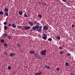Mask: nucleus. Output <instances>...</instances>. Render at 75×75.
<instances>
[{"instance_id":"f257e3e1","label":"nucleus","mask_w":75,"mask_h":75,"mask_svg":"<svg viewBox=\"0 0 75 75\" xmlns=\"http://www.w3.org/2000/svg\"><path fill=\"white\" fill-rule=\"evenodd\" d=\"M37 30V31H38L39 33H40L41 32V29H42V27L41 26H38V25Z\"/></svg>"},{"instance_id":"f03ea898","label":"nucleus","mask_w":75,"mask_h":75,"mask_svg":"<svg viewBox=\"0 0 75 75\" xmlns=\"http://www.w3.org/2000/svg\"><path fill=\"white\" fill-rule=\"evenodd\" d=\"M47 35L43 33L42 35V39H44L45 40H46L47 39Z\"/></svg>"},{"instance_id":"7ed1b4c3","label":"nucleus","mask_w":75,"mask_h":75,"mask_svg":"<svg viewBox=\"0 0 75 75\" xmlns=\"http://www.w3.org/2000/svg\"><path fill=\"white\" fill-rule=\"evenodd\" d=\"M46 52H47V51L46 50H42L41 52V55H46Z\"/></svg>"},{"instance_id":"20e7f679","label":"nucleus","mask_w":75,"mask_h":75,"mask_svg":"<svg viewBox=\"0 0 75 75\" xmlns=\"http://www.w3.org/2000/svg\"><path fill=\"white\" fill-rule=\"evenodd\" d=\"M37 58L38 59H41V57L38 54H37V55L36 56Z\"/></svg>"},{"instance_id":"39448f33","label":"nucleus","mask_w":75,"mask_h":75,"mask_svg":"<svg viewBox=\"0 0 75 75\" xmlns=\"http://www.w3.org/2000/svg\"><path fill=\"white\" fill-rule=\"evenodd\" d=\"M45 68L47 69H48L49 70L51 68L50 67V66H49L48 65H46V64H45Z\"/></svg>"},{"instance_id":"423d86ee","label":"nucleus","mask_w":75,"mask_h":75,"mask_svg":"<svg viewBox=\"0 0 75 75\" xmlns=\"http://www.w3.org/2000/svg\"><path fill=\"white\" fill-rule=\"evenodd\" d=\"M38 26V25H36L35 26H33L32 28L33 30H35L36 29L37 30L38 28H37Z\"/></svg>"},{"instance_id":"0eeeda50","label":"nucleus","mask_w":75,"mask_h":75,"mask_svg":"<svg viewBox=\"0 0 75 75\" xmlns=\"http://www.w3.org/2000/svg\"><path fill=\"white\" fill-rule=\"evenodd\" d=\"M31 29V27L29 26H25V29L26 30H29V29Z\"/></svg>"},{"instance_id":"6e6552de","label":"nucleus","mask_w":75,"mask_h":75,"mask_svg":"<svg viewBox=\"0 0 75 75\" xmlns=\"http://www.w3.org/2000/svg\"><path fill=\"white\" fill-rule=\"evenodd\" d=\"M43 29L47 30H48V27L47 26H43Z\"/></svg>"},{"instance_id":"1a4fd4ad","label":"nucleus","mask_w":75,"mask_h":75,"mask_svg":"<svg viewBox=\"0 0 75 75\" xmlns=\"http://www.w3.org/2000/svg\"><path fill=\"white\" fill-rule=\"evenodd\" d=\"M9 55L10 57H12L13 56H14V55H15V53H11Z\"/></svg>"},{"instance_id":"9d476101","label":"nucleus","mask_w":75,"mask_h":75,"mask_svg":"<svg viewBox=\"0 0 75 75\" xmlns=\"http://www.w3.org/2000/svg\"><path fill=\"white\" fill-rule=\"evenodd\" d=\"M4 28L5 30H8V27L6 26H5L4 27Z\"/></svg>"},{"instance_id":"9b49d317","label":"nucleus","mask_w":75,"mask_h":75,"mask_svg":"<svg viewBox=\"0 0 75 75\" xmlns=\"http://www.w3.org/2000/svg\"><path fill=\"white\" fill-rule=\"evenodd\" d=\"M30 52L31 54H35V52L33 51H30Z\"/></svg>"},{"instance_id":"f8f14e48","label":"nucleus","mask_w":75,"mask_h":75,"mask_svg":"<svg viewBox=\"0 0 75 75\" xmlns=\"http://www.w3.org/2000/svg\"><path fill=\"white\" fill-rule=\"evenodd\" d=\"M65 65L66 67H68L69 66V64H68V63L67 62L65 63Z\"/></svg>"},{"instance_id":"ddd939ff","label":"nucleus","mask_w":75,"mask_h":75,"mask_svg":"<svg viewBox=\"0 0 75 75\" xmlns=\"http://www.w3.org/2000/svg\"><path fill=\"white\" fill-rule=\"evenodd\" d=\"M4 14H5V15H6V16H8V13L4 12Z\"/></svg>"},{"instance_id":"4468645a","label":"nucleus","mask_w":75,"mask_h":75,"mask_svg":"<svg viewBox=\"0 0 75 75\" xmlns=\"http://www.w3.org/2000/svg\"><path fill=\"white\" fill-rule=\"evenodd\" d=\"M4 54H5V55H6V56H7V55H8V54H7V52H6V51H4Z\"/></svg>"},{"instance_id":"2eb2a0df","label":"nucleus","mask_w":75,"mask_h":75,"mask_svg":"<svg viewBox=\"0 0 75 75\" xmlns=\"http://www.w3.org/2000/svg\"><path fill=\"white\" fill-rule=\"evenodd\" d=\"M34 22L35 23V24H37V25H39V24H38V22H37V21H34Z\"/></svg>"},{"instance_id":"dca6fc26","label":"nucleus","mask_w":75,"mask_h":75,"mask_svg":"<svg viewBox=\"0 0 75 75\" xmlns=\"http://www.w3.org/2000/svg\"><path fill=\"white\" fill-rule=\"evenodd\" d=\"M13 28H15L16 27V25H15V24H12V27Z\"/></svg>"},{"instance_id":"f3484780","label":"nucleus","mask_w":75,"mask_h":75,"mask_svg":"<svg viewBox=\"0 0 75 75\" xmlns=\"http://www.w3.org/2000/svg\"><path fill=\"white\" fill-rule=\"evenodd\" d=\"M0 41L2 43H4L5 41L3 39L1 40Z\"/></svg>"},{"instance_id":"a211bd4d","label":"nucleus","mask_w":75,"mask_h":75,"mask_svg":"<svg viewBox=\"0 0 75 75\" xmlns=\"http://www.w3.org/2000/svg\"><path fill=\"white\" fill-rule=\"evenodd\" d=\"M67 56L68 57H71V54H70L69 53H67Z\"/></svg>"},{"instance_id":"6ab92c4d","label":"nucleus","mask_w":75,"mask_h":75,"mask_svg":"<svg viewBox=\"0 0 75 75\" xmlns=\"http://www.w3.org/2000/svg\"><path fill=\"white\" fill-rule=\"evenodd\" d=\"M4 46H5V47H8V45H7V43H4Z\"/></svg>"},{"instance_id":"aec40b11","label":"nucleus","mask_w":75,"mask_h":75,"mask_svg":"<svg viewBox=\"0 0 75 75\" xmlns=\"http://www.w3.org/2000/svg\"><path fill=\"white\" fill-rule=\"evenodd\" d=\"M29 23L30 24V25H31V26H33V23H32V22H29Z\"/></svg>"},{"instance_id":"412c9836","label":"nucleus","mask_w":75,"mask_h":75,"mask_svg":"<svg viewBox=\"0 0 75 75\" xmlns=\"http://www.w3.org/2000/svg\"><path fill=\"white\" fill-rule=\"evenodd\" d=\"M52 38H49L48 39V40H47V41H52Z\"/></svg>"},{"instance_id":"4be33fe9","label":"nucleus","mask_w":75,"mask_h":75,"mask_svg":"<svg viewBox=\"0 0 75 75\" xmlns=\"http://www.w3.org/2000/svg\"><path fill=\"white\" fill-rule=\"evenodd\" d=\"M8 38L9 39H11V38H12L11 37V36L10 35H8L7 36Z\"/></svg>"},{"instance_id":"5701e85b","label":"nucleus","mask_w":75,"mask_h":75,"mask_svg":"<svg viewBox=\"0 0 75 75\" xmlns=\"http://www.w3.org/2000/svg\"><path fill=\"white\" fill-rule=\"evenodd\" d=\"M4 37H7V36L8 35L7 33H4Z\"/></svg>"},{"instance_id":"b1692460","label":"nucleus","mask_w":75,"mask_h":75,"mask_svg":"<svg viewBox=\"0 0 75 75\" xmlns=\"http://www.w3.org/2000/svg\"><path fill=\"white\" fill-rule=\"evenodd\" d=\"M23 12H21V11H19V14H20L21 16V15H23Z\"/></svg>"},{"instance_id":"393cba45","label":"nucleus","mask_w":75,"mask_h":75,"mask_svg":"<svg viewBox=\"0 0 75 75\" xmlns=\"http://www.w3.org/2000/svg\"><path fill=\"white\" fill-rule=\"evenodd\" d=\"M0 14L3 15L4 14V12L2 11H0Z\"/></svg>"},{"instance_id":"a878e982","label":"nucleus","mask_w":75,"mask_h":75,"mask_svg":"<svg viewBox=\"0 0 75 75\" xmlns=\"http://www.w3.org/2000/svg\"><path fill=\"white\" fill-rule=\"evenodd\" d=\"M5 10L6 12H8V9L7 8H6L5 9Z\"/></svg>"},{"instance_id":"bb28decb","label":"nucleus","mask_w":75,"mask_h":75,"mask_svg":"<svg viewBox=\"0 0 75 75\" xmlns=\"http://www.w3.org/2000/svg\"><path fill=\"white\" fill-rule=\"evenodd\" d=\"M57 38L58 40H60V39H61V38L59 36H57Z\"/></svg>"},{"instance_id":"cd10ccee","label":"nucleus","mask_w":75,"mask_h":75,"mask_svg":"<svg viewBox=\"0 0 75 75\" xmlns=\"http://www.w3.org/2000/svg\"><path fill=\"white\" fill-rule=\"evenodd\" d=\"M59 53L60 54H61V55L64 54V53L62 51L60 52Z\"/></svg>"},{"instance_id":"c85d7f7f","label":"nucleus","mask_w":75,"mask_h":75,"mask_svg":"<svg viewBox=\"0 0 75 75\" xmlns=\"http://www.w3.org/2000/svg\"><path fill=\"white\" fill-rule=\"evenodd\" d=\"M59 50H62V48L63 47H62V46H60V47H59Z\"/></svg>"},{"instance_id":"c756f323","label":"nucleus","mask_w":75,"mask_h":75,"mask_svg":"<svg viewBox=\"0 0 75 75\" xmlns=\"http://www.w3.org/2000/svg\"><path fill=\"white\" fill-rule=\"evenodd\" d=\"M38 17H40V18H42V16L41 15H38Z\"/></svg>"},{"instance_id":"7c9ffc66","label":"nucleus","mask_w":75,"mask_h":75,"mask_svg":"<svg viewBox=\"0 0 75 75\" xmlns=\"http://www.w3.org/2000/svg\"><path fill=\"white\" fill-rule=\"evenodd\" d=\"M8 69H11V67H10V66H8Z\"/></svg>"},{"instance_id":"2f4dec72","label":"nucleus","mask_w":75,"mask_h":75,"mask_svg":"<svg viewBox=\"0 0 75 75\" xmlns=\"http://www.w3.org/2000/svg\"><path fill=\"white\" fill-rule=\"evenodd\" d=\"M4 25H7L8 23L6 22H4Z\"/></svg>"},{"instance_id":"473e14b6","label":"nucleus","mask_w":75,"mask_h":75,"mask_svg":"<svg viewBox=\"0 0 75 75\" xmlns=\"http://www.w3.org/2000/svg\"><path fill=\"white\" fill-rule=\"evenodd\" d=\"M71 27H73V28H75V25H74V24H73L71 25Z\"/></svg>"},{"instance_id":"72a5a7b5","label":"nucleus","mask_w":75,"mask_h":75,"mask_svg":"<svg viewBox=\"0 0 75 75\" xmlns=\"http://www.w3.org/2000/svg\"><path fill=\"white\" fill-rule=\"evenodd\" d=\"M35 75H40V74L39 73H36L35 74Z\"/></svg>"},{"instance_id":"f704fd0d","label":"nucleus","mask_w":75,"mask_h":75,"mask_svg":"<svg viewBox=\"0 0 75 75\" xmlns=\"http://www.w3.org/2000/svg\"><path fill=\"white\" fill-rule=\"evenodd\" d=\"M70 74L71 75H75V74H74V73H70Z\"/></svg>"},{"instance_id":"c9c22d12","label":"nucleus","mask_w":75,"mask_h":75,"mask_svg":"<svg viewBox=\"0 0 75 75\" xmlns=\"http://www.w3.org/2000/svg\"><path fill=\"white\" fill-rule=\"evenodd\" d=\"M62 1L64 2H66L67 1V0H62Z\"/></svg>"},{"instance_id":"e433bc0d","label":"nucleus","mask_w":75,"mask_h":75,"mask_svg":"<svg viewBox=\"0 0 75 75\" xmlns=\"http://www.w3.org/2000/svg\"><path fill=\"white\" fill-rule=\"evenodd\" d=\"M39 74V75H40L41 74H42V72L41 71H40Z\"/></svg>"},{"instance_id":"4c0bfd02","label":"nucleus","mask_w":75,"mask_h":75,"mask_svg":"<svg viewBox=\"0 0 75 75\" xmlns=\"http://www.w3.org/2000/svg\"><path fill=\"white\" fill-rule=\"evenodd\" d=\"M57 71H59V68H57Z\"/></svg>"},{"instance_id":"58836bf2","label":"nucleus","mask_w":75,"mask_h":75,"mask_svg":"<svg viewBox=\"0 0 75 75\" xmlns=\"http://www.w3.org/2000/svg\"><path fill=\"white\" fill-rule=\"evenodd\" d=\"M9 25L10 26L12 27H13V25H12L11 24H10Z\"/></svg>"},{"instance_id":"ea45409f","label":"nucleus","mask_w":75,"mask_h":75,"mask_svg":"<svg viewBox=\"0 0 75 75\" xmlns=\"http://www.w3.org/2000/svg\"><path fill=\"white\" fill-rule=\"evenodd\" d=\"M24 16L25 17H27V15H26V14H25L24 15Z\"/></svg>"},{"instance_id":"a19ab883","label":"nucleus","mask_w":75,"mask_h":75,"mask_svg":"<svg viewBox=\"0 0 75 75\" xmlns=\"http://www.w3.org/2000/svg\"><path fill=\"white\" fill-rule=\"evenodd\" d=\"M37 54H34V55H35V56L36 57V56H37Z\"/></svg>"},{"instance_id":"79ce46f5","label":"nucleus","mask_w":75,"mask_h":75,"mask_svg":"<svg viewBox=\"0 0 75 75\" xmlns=\"http://www.w3.org/2000/svg\"><path fill=\"white\" fill-rule=\"evenodd\" d=\"M17 46H18V47H19V44H17Z\"/></svg>"},{"instance_id":"37998d69","label":"nucleus","mask_w":75,"mask_h":75,"mask_svg":"<svg viewBox=\"0 0 75 75\" xmlns=\"http://www.w3.org/2000/svg\"><path fill=\"white\" fill-rule=\"evenodd\" d=\"M13 74H16V72L15 71H14Z\"/></svg>"},{"instance_id":"c03bdc74","label":"nucleus","mask_w":75,"mask_h":75,"mask_svg":"<svg viewBox=\"0 0 75 75\" xmlns=\"http://www.w3.org/2000/svg\"><path fill=\"white\" fill-rule=\"evenodd\" d=\"M19 28H21V26H19Z\"/></svg>"},{"instance_id":"a18cd8bd","label":"nucleus","mask_w":75,"mask_h":75,"mask_svg":"<svg viewBox=\"0 0 75 75\" xmlns=\"http://www.w3.org/2000/svg\"><path fill=\"white\" fill-rule=\"evenodd\" d=\"M1 66V64H0V67Z\"/></svg>"},{"instance_id":"49530a36","label":"nucleus","mask_w":75,"mask_h":75,"mask_svg":"<svg viewBox=\"0 0 75 75\" xmlns=\"http://www.w3.org/2000/svg\"><path fill=\"white\" fill-rule=\"evenodd\" d=\"M20 45H19V46L20 47Z\"/></svg>"}]
</instances>
